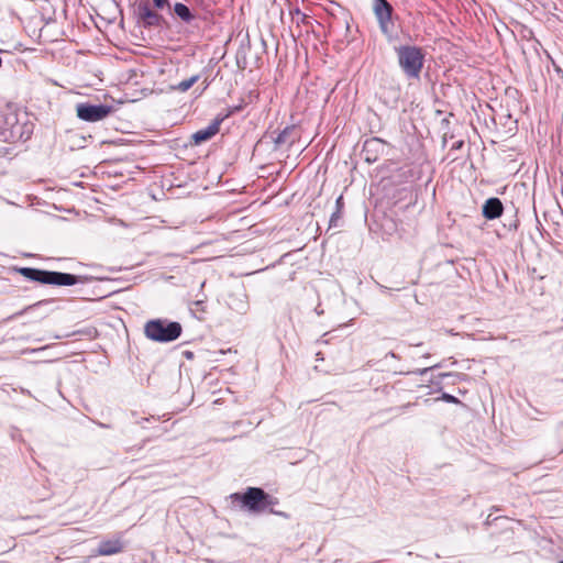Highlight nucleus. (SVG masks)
Segmentation results:
<instances>
[{
	"instance_id": "f257e3e1",
	"label": "nucleus",
	"mask_w": 563,
	"mask_h": 563,
	"mask_svg": "<svg viewBox=\"0 0 563 563\" xmlns=\"http://www.w3.org/2000/svg\"><path fill=\"white\" fill-rule=\"evenodd\" d=\"M145 335L156 342H170L181 334V325L178 322L167 320H151L144 327Z\"/></svg>"
},
{
	"instance_id": "1a4fd4ad",
	"label": "nucleus",
	"mask_w": 563,
	"mask_h": 563,
	"mask_svg": "<svg viewBox=\"0 0 563 563\" xmlns=\"http://www.w3.org/2000/svg\"><path fill=\"white\" fill-rule=\"evenodd\" d=\"M123 544L120 539L102 541L97 550V555H112L121 552Z\"/></svg>"
},
{
	"instance_id": "39448f33",
	"label": "nucleus",
	"mask_w": 563,
	"mask_h": 563,
	"mask_svg": "<svg viewBox=\"0 0 563 563\" xmlns=\"http://www.w3.org/2000/svg\"><path fill=\"white\" fill-rule=\"evenodd\" d=\"M77 117L87 122H97L107 118L111 107L104 104L80 103L76 108Z\"/></svg>"
},
{
	"instance_id": "6e6552de",
	"label": "nucleus",
	"mask_w": 563,
	"mask_h": 563,
	"mask_svg": "<svg viewBox=\"0 0 563 563\" xmlns=\"http://www.w3.org/2000/svg\"><path fill=\"white\" fill-rule=\"evenodd\" d=\"M503 213V203L498 198H489L483 206V214L487 219H496Z\"/></svg>"
},
{
	"instance_id": "7ed1b4c3",
	"label": "nucleus",
	"mask_w": 563,
	"mask_h": 563,
	"mask_svg": "<svg viewBox=\"0 0 563 563\" xmlns=\"http://www.w3.org/2000/svg\"><path fill=\"white\" fill-rule=\"evenodd\" d=\"M399 65L408 77L418 78L423 66V54L420 48L402 46L398 49Z\"/></svg>"
},
{
	"instance_id": "2eb2a0df",
	"label": "nucleus",
	"mask_w": 563,
	"mask_h": 563,
	"mask_svg": "<svg viewBox=\"0 0 563 563\" xmlns=\"http://www.w3.org/2000/svg\"><path fill=\"white\" fill-rule=\"evenodd\" d=\"M433 367H434V366H432V368H433ZM429 369H431V367L422 368V369L418 371V374H419V375H423V374H426Z\"/></svg>"
},
{
	"instance_id": "423d86ee",
	"label": "nucleus",
	"mask_w": 563,
	"mask_h": 563,
	"mask_svg": "<svg viewBox=\"0 0 563 563\" xmlns=\"http://www.w3.org/2000/svg\"><path fill=\"white\" fill-rule=\"evenodd\" d=\"M374 12L382 31L386 33L390 22L391 5L386 0H375Z\"/></svg>"
},
{
	"instance_id": "dca6fc26",
	"label": "nucleus",
	"mask_w": 563,
	"mask_h": 563,
	"mask_svg": "<svg viewBox=\"0 0 563 563\" xmlns=\"http://www.w3.org/2000/svg\"><path fill=\"white\" fill-rule=\"evenodd\" d=\"M338 218H339V214H338V213H334V214L332 216V218H331V222H333V221H334L335 219H338Z\"/></svg>"
},
{
	"instance_id": "f8f14e48",
	"label": "nucleus",
	"mask_w": 563,
	"mask_h": 563,
	"mask_svg": "<svg viewBox=\"0 0 563 563\" xmlns=\"http://www.w3.org/2000/svg\"><path fill=\"white\" fill-rule=\"evenodd\" d=\"M198 80H199V76L194 75L190 78L180 81L177 86L174 87V89L185 92V91L189 90Z\"/></svg>"
},
{
	"instance_id": "20e7f679",
	"label": "nucleus",
	"mask_w": 563,
	"mask_h": 563,
	"mask_svg": "<svg viewBox=\"0 0 563 563\" xmlns=\"http://www.w3.org/2000/svg\"><path fill=\"white\" fill-rule=\"evenodd\" d=\"M231 498L242 503L252 512H261L272 505L269 496L261 488L250 487L244 494H233Z\"/></svg>"
},
{
	"instance_id": "f3484780",
	"label": "nucleus",
	"mask_w": 563,
	"mask_h": 563,
	"mask_svg": "<svg viewBox=\"0 0 563 563\" xmlns=\"http://www.w3.org/2000/svg\"><path fill=\"white\" fill-rule=\"evenodd\" d=\"M558 563H563V560H562V561H560V562H558Z\"/></svg>"
},
{
	"instance_id": "f03ea898",
	"label": "nucleus",
	"mask_w": 563,
	"mask_h": 563,
	"mask_svg": "<svg viewBox=\"0 0 563 563\" xmlns=\"http://www.w3.org/2000/svg\"><path fill=\"white\" fill-rule=\"evenodd\" d=\"M19 273L30 280L42 284L71 286L77 283V277L67 273L47 272L30 267H22L19 269Z\"/></svg>"
},
{
	"instance_id": "0eeeda50",
	"label": "nucleus",
	"mask_w": 563,
	"mask_h": 563,
	"mask_svg": "<svg viewBox=\"0 0 563 563\" xmlns=\"http://www.w3.org/2000/svg\"><path fill=\"white\" fill-rule=\"evenodd\" d=\"M221 120H214L207 128L195 132L191 136L194 143L199 145L212 139L220 130Z\"/></svg>"
},
{
	"instance_id": "9d476101",
	"label": "nucleus",
	"mask_w": 563,
	"mask_h": 563,
	"mask_svg": "<svg viewBox=\"0 0 563 563\" xmlns=\"http://www.w3.org/2000/svg\"><path fill=\"white\" fill-rule=\"evenodd\" d=\"M139 15L142 22L148 26H156L161 23V15L151 10L147 5L139 7Z\"/></svg>"
},
{
	"instance_id": "4468645a",
	"label": "nucleus",
	"mask_w": 563,
	"mask_h": 563,
	"mask_svg": "<svg viewBox=\"0 0 563 563\" xmlns=\"http://www.w3.org/2000/svg\"><path fill=\"white\" fill-rule=\"evenodd\" d=\"M443 399L449 402H457V399L454 396L449 395V394H443Z\"/></svg>"
},
{
	"instance_id": "ddd939ff",
	"label": "nucleus",
	"mask_w": 563,
	"mask_h": 563,
	"mask_svg": "<svg viewBox=\"0 0 563 563\" xmlns=\"http://www.w3.org/2000/svg\"><path fill=\"white\" fill-rule=\"evenodd\" d=\"M153 2L158 9H163L165 5H168V0H153Z\"/></svg>"
},
{
	"instance_id": "9b49d317",
	"label": "nucleus",
	"mask_w": 563,
	"mask_h": 563,
	"mask_svg": "<svg viewBox=\"0 0 563 563\" xmlns=\"http://www.w3.org/2000/svg\"><path fill=\"white\" fill-rule=\"evenodd\" d=\"M174 11L183 21L189 22L194 19V15L191 14L189 8L184 3H176L174 7Z\"/></svg>"
}]
</instances>
